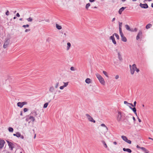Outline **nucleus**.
<instances>
[{"mask_svg":"<svg viewBox=\"0 0 153 153\" xmlns=\"http://www.w3.org/2000/svg\"><path fill=\"white\" fill-rule=\"evenodd\" d=\"M120 33L121 38L122 41L124 42H126L127 41V39L124 36L122 32H120Z\"/></svg>","mask_w":153,"mask_h":153,"instance_id":"obj_8","label":"nucleus"},{"mask_svg":"<svg viewBox=\"0 0 153 153\" xmlns=\"http://www.w3.org/2000/svg\"><path fill=\"white\" fill-rule=\"evenodd\" d=\"M128 104L130 105L132 107H134V105L132 103H128Z\"/></svg>","mask_w":153,"mask_h":153,"instance_id":"obj_55","label":"nucleus"},{"mask_svg":"<svg viewBox=\"0 0 153 153\" xmlns=\"http://www.w3.org/2000/svg\"><path fill=\"white\" fill-rule=\"evenodd\" d=\"M68 82H64V85H63L64 87H66L68 85Z\"/></svg>","mask_w":153,"mask_h":153,"instance_id":"obj_36","label":"nucleus"},{"mask_svg":"<svg viewBox=\"0 0 153 153\" xmlns=\"http://www.w3.org/2000/svg\"><path fill=\"white\" fill-rule=\"evenodd\" d=\"M48 105V102H47V103H45L44 105L43 108H46L47 107Z\"/></svg>","mask_w":153,"mask_h":153,"instance_id":"obj_33","label":"nucleus"},{"mask_svg":"<svg viewBox=\"0 0 153 153\" xmlns=\"http://www.w3.org/2000/svg\"><path fill=\"white\" fill-rule=\"evenodd\" d=\"M130 68L131 73V74L133 75L134 74V71H136V68H136V66L135 64H133L132 65V67H131V65H130Z\"/></svg>","mask_w":153,"mask_h":153,"instance_id":"obj_4","label":"nucleus"},{"mask_svg":"<svg viewBox=\"0 0 153 153\" xmlns=\"http://www.w3.org/2000/svg\"><path fill=\"white\" fill-rule=\"evenodd\" d=\"M136 68V71L137 73H138L139 71V69L137 68V67L136 68Z\"/></svg>","mask_w":153,"mask_h":153,"instance_id":"obj_45","label":"nucleus"},{"mask_svg":"<svg viewBox=\"0 0 153 153\" xmlns=\"http://www.w3.org/2000/svg\"><path fill=\"white\" fill-rule=\"evenodd\" d=\"M7 142L8 144V146L9 148H10L11 150L13 149L14 147L13 144L11 142H9V141L7 140Z\"/></svg>","mask_w":153,"mask_h":153,"instance_id":"obj_12","label":"nucleus"},{"mask_svg":"<svg viewBox=\"0 0 153 153\" xmlns=\"http://www.w3.org/2000/svg\"><path fill=\"white\" fill-rule=\"evenodd\" d=\"M137 148H139V149H140L141 147H140L139 145H137Z\"/></svg>","mask_w":153,"mask_h":153,"instance_id":"obj_58","label":"nucleus"},{"mask_svg":"<svg viewBox=\"0 0 153 153\" xmlns=\"http://www.w3.org/2000/svg\"><path fill=\"white\" fill-rule=\"evenodd\" d=\"M29 25L28 24H27L26 25H24L22 26V27H24V28H25L26 27H29Z\"/></svg>","mask_w":153,"mask_h":153,"instance_id":"obj_37","label":"nucleus"},{"mask_svg":"<svg viewBox=\"0 0 153 153\" xmlns=\"http://www.w3.org/2000/svg\"><path fill=\"white\" fill-rule=\"evenodd\" d=\"M27 19L28 22H31L33 20L32 18L31 17H29V18Z\"/></svg>","mask_w":153,"mask_h":153,"instance_id":"obj_35","label":"nucleus"},{"mask_svg":"<svg viewBox=\"0 0 153 153\" xmlns=\"http://www.w3.org/2000/svg\"><path fill=\"white\" fill-rule=\"evenodd\" d=\"M5 143V142L4 140H0V149L3 147Z\"/></svg>","mask_w":153,"mask_h":153,"instance_id":"obj_13","label":"nucleus"},{"mask_svg":"<svg viewBox=\"0 0 153 153\" xmlns=\"http://www.w3.org/2000/svg\"><path fill=\"white\" fill-rule=\"evenodd\" d=\"M137 102L136 101H134V107L136 106V104Z\"/></svg>","mask_w":153,"mask_h":153,"instance_id":"obj_48","label":"nucleus"},{"mask_svg":"<svg viewBox=\"0 0 153 153\" xmlns=\"http://www.w3.org/2000/svg\"><path fill=\"white\" fill-rule=\"evenodd\" d=\"M8 130L10 132H13V129L12 128L10 127L8 128Z\"/></svg>","mask_w":153,"mask_h":153,"instance_id":"obj_30","label":"nucleus"},{"mask_svg":"<svg viewBox=\"0 0 153 153\" xmlns=\"http://www.w3.org/2000/svg\"><path fill=\"white\" fill-rule=\"evenodd\" d=\"M96 75L100 81V82L102 85H104L105 84V82L102 77L98 73L96 74Z\"/></svg>","mask_w":153,"mask_h":153,"instance_id":"obj_2","label":"nucleus"},{"mask_svg":"<svg viewBox=\"0 0 153 153\" xmlns=\"http://www.w3.org/2000/svg\"><path fill=\"white\" fill-rule=\"evenodd\" d=\"M116 115V119L118 122L124 121L125 119V114L124 113L118 111Z\"/></svg>","mask_w":153,"mask_h":153,"instance_id":"obj_1","label":"nucleus"},{"mask_svg":"<svg viewBox=\"0 0 153 153\" xmlns=\"http://www.w3.org/2000/svg\"><path fill=\"white\" fill-rule=\"evenodd\" d=\"M38 114L36 110H33L31 111L30 115L34 117H36Z\"/></svg>","mask_w":153,"mask_h":153,"instance_id":"obj_9","label":"nucleus"},{"mask_svg":"<svg viewBox=\"0 0 153 153\" xmlns=\"http://www.w3.org/2000/svg\"><path fill=\"white\" fill-rule=\"evenodd\" d=\"M124 103L125 104H128V103H129L128 102L126 101H124Z\"/></svg>","mask_w":153,"mask_h":153,"instance_id":"obj_52","label":"nucleus"},{"mask_svg":"<svg viewBox=\"0 0 153 153\" xmlns=\"http://www.w3.org/2000/svg\"><path fill=\"white\" fill-rule=\"evenodd\" d=\"M67 50H68L71 46V43L70 42H68L67 43Z\"/></svg>","mask_w":153,"mask_h":153,"instance_id":"obj_26","label":"nucleus"},{"mask_svg":"<svg viewBox=\"0 0 153 153\" xmlns=\"http://www.w3.org/2000/svg\"><path fill=\"white\" fill-rule=\"evenodd\" d=\"M10 43V40L8 39H7L3 45V48H6L7 47Z\"/></svg>","mask_w":153,"mask_h":153,"instance_id":"obj_7","label":"nucleus"},{"mask_svg":"<svg viewBox=\"0 0 153 153\" xmlns=\"http://www.w3.org/2000/svg\"><path fill=\"white\" fill-rule=\"evenodd\" d=\"M20 115L21 116L22 115V111H21Z\"/></svg>","mask_w":153,"mask_h":153,"instance_id":"obj_61","label":"nucleus"},{"mask_svg":"<svg viewBox=\"0 0 153 153\" xmlns=\"http://www.w3.org/2000/svg\"><path fill=\"white\" fill-rule=\"evenodd\" d=\"M140 6L141 7L145 9L147 8L148 7V5L146 3L142 4L140 3Z\"/></svg>","mask_w":153,"mask_h":153,"instance_id":"obj_10","label":"nucleus"},{"mask_svg":"<svg viewBox=\"0 0 153 153\" xmlns=\"http://www.w3.org/2000/svg\"><path fill=\"white\" fill-rule=\"evenodd\" d=\"M30 31V29H26L25 30V32H27L29 31Z\"/></svg>","mask_w":153,"mask_h":153,"instance_id":"obj_46","label":"nucleus"},{"mask_svg":"<svg viewBox=\"0 0 153 153\" xmlns=\"http://www.w3.org/2000/svg\"><path fill=\"white\" fill-rule=\"evenodd\" d=\"M54 90V88L53 86H51L50 88L49 91L50 92L53 93Z\"/></svg>","mask_w":153,"mask_h":153,"instance_id":"obj_22","label":"nucleus"},{"mask_svg":"<svg viewBox=\"0 0 153 153\" xmlns=\"http://www.w3.org/2000/svg\"><path fill=\"white\" fill-rule=\"evenodd\" d=\"M51 38L50 37L46 39L47 42H50L51 41Z\"/></svg>","mask_w":153,"mask_h":153,"instance_id":"obj_38","label":"nucleus"},{"mask_svg":"<svg viewBox=\"0 0 153 153\" xmlns=\"http://www.w3.org/2000/svg\"><path fill=\"white\" fill-rule=\"evenodd\" d=\"M59 82H57V83L56 84V85H55V88H58V85H59Z\"/></svg>","mask_w":153,"mask_h":153,"instance_id":"obj_39","label":"nucleus"},{"mask_svg":"<svg viewBox=\"0 0 153 153\" xmlns=\"http://www.w3.org/2000/svg\"><path fill=\"white\" fill-rule=\"evenodd\" d=\"M123 150L124 152H127L129 153H130L132 152L131 149L128 148L126 149L125 148H123Z\"/></svg>","mask_w":153,"mask_h":153,"instance_id":"obj_18","label":"nucleus"},{"mask_svg":"<svg viewBox=\"0 0 153 153\" xmlns=\"http://www.w3.org/2000/svg\"><path fill=\"white\" fill-rule=\"evenodd\" d=\"M152 26V25L150 24H147L146 26V28L147 29H149Z\"/></svg>","mask_w":153,"mask_h":153,"instance_id":"obj_24","label":"nucleus"},{"mask_svg":"<svg viewBox=\"0 0 153 153\" xmlns=\"http://www.w3.org/2000/svg\"><path fill=\"white\" fill-rule=\"evenodd\" d=\"M110 39L112 40V42L114 44H116V42L115 40V38L114 36V35L111 36L110 37Z\"/></svg>","mask_w":153,"mask_h":153,"instance_id":"obj_16","label":"nucleus"},{"mask_svg":"<svg viewBox=\"0 0 153 153\" xmlns=\"http://www.w3.org/2000/svg\"><path fill=\"white\" fill-rule=\"evenodd\" d=\"M116 51L118 55V58L119 60L121 61L123 60L121 56V55L120 54V53L119 52L117 51V49L116 50Z\"/></svg>","mask_w":153,"mask_h":153,"instance_id":"obj_15","label":"nucleus"},{"mask_svg":"<svg viewBox=\"0 0 153 153\" xmlns=\"http://www.w3.org/2000/svg\"><path fill=\"white\" fill-rule=\"evenodd\" d=\"M137 118L138 119V121L139 122H141V120L138 117H137Z\"/></svg>","mask_w":153,"mask_h":153,"instance_id":"obj_53","label":"nucleus"},{"mask_svg":"<svg viewBox=\"0 0 153 153\" xmlns=\"http://www.w3.org/2000/svg\"><path fill=\"white\" fill-rule=\"evenodd\" d=\"M64 34V36H65L64 37H66V33H65Z\"/></svg>","mask_w":153,"mask_h":153,"instance_id":"obj_63","label":"nucleus"},{"mask_svg":"<svg viewBox=\"0 0 153 153\" xmlns=\"http://www.w3.org/2000/svg\"><path fill=\"white\" fill-rule=\"evenodd\" d=\"M90 4L89 3L87 4L85 6V8L86 9H88V8L90 6Z\"/></svg>","mask_w":153,"mask_h":153,"instance_id":"obj_32","label":"nucleus"},{"mask_svg":"<svg viewBox=\"0 0 153 153\" xmlns=\"http://www.w3.org/2000/svg\"><path fill=\"white\" fill-rule=\"evenodd\" d=\"M129 108L133 111L134 112L135 114L136 115V116H137V114L136 112L137 110L136 108L135 107H134L133 108L130 106H129Z\"/></svg>","mask_w":153,"mask_h":153,"instance_id":"obj_14","label":"nucleus"},{"mask_svg":"<svg viewBox=\"0 0 153 153\" xmlns=\"http://www.w3.org/2000/svg\"><path fill=\"white\" fill-rule=\"evenodd\" d=\"M70 69L71 71H74L75 69L74 67H71Z\"/></svg>","mask_w":153,"mask_h":153,"instance_id":"obj_40","label":"nucleus"},{"mask_svg":"<svg viewBox=\"0 0 153 153\" xmlns=\"http://www.w3.org/2000/svg\"><path fill=\"white\" fill-rule=\"evenodd\" d=\"M119 32H122V30L121 27H122V22H119Z\"/></svg>","mask_w":153,"mask_h":153,"instance_id":"obj_21","label":"nucleus"},{"mask_svg":"<svg viewBox=\"0 0 153 153\" xmlns=\"http://www.w3.org/2000/svg\"><path fill=\"white\" fill-rule=\"evenodd\" d=\"M151 7L153 8V3H152L151 4Z\"/></svg>","mask_w":153,"mask_h":153,"instance_id":"obj_64","label":"nucleus"},{"mask_svg":"<svg viewBox=\"0 0 153 153\" xmlns=\"http://www.w3.org/2000/svg\"><path fill=\"white\" fill-rule=\"evenodd\" d=\"M125 26L127 30L129 31H133V29H131L129 26L128 25H125Z\"/></svg>","mask_w":153,"mask_h":153,"instance_id":"obj_19","label":"nucleus"},{"mask_svg":"<svg viewBox=\"0 0 153 153\" xmlns=\"http://www.w3.org/2000/svg\"><path fill=\"white\" fill-rule=\"evenodd\" d=\"M35 119L34 117L31 115H28L27 116V118L25 119L26 121L30 123L31 121L32 122L35 121Z\"/></svg>","mask_w":153,"mask_h":153,"instance_id":"obj_3","label":"nucleus"},{"mask_svg":"<svg viewBox=\"0 0 153 153\" xmlns=\"http://www.w3.org/2000/svg\"><path fill=\"white\" fill-rule=\"evenodd\" d=\"M113 35H114H114L116 37L117 39H119V36L118 34L116 33H114Z\"/></svg>","mask_w":153,"mask_h":153,"instance_id":"obj_27","label":"nucleus"},{"mask_svg":"<svg viewBox=\"0 0 153 153\" xmlns=\"http://www.w3.org/2000/svg\"><path fill=\"white\" fill-rule=\"evenodd\" d=\"M56 28L58 30H60L62 29V27L61 26L59 25L58 24H56Z\"/></svg>","mask_w":153,"mask_h":153,"instance_id":"obj_25","label":"nucleus"},{"mask_svg":"<svg viewBox=\"0 0 153 153\" xmlns=\"http://www.w3.org/2000/svg\"><path fill=\"white\" fill-rule=\"evenodd\" d=\"M113 143H114V144H115V145H116V144H117V142H115V141L114 142H113Z\"/></svg>","mask_w":153,"mask_h":153,"instance_id":"obj_62","label":"nucleus"},{"mask_svg":"<svg viewBox=\"0 0 153 153\" xmlns=\"http://www.w3.org/2000/svg\"><path fill=\"white\" fill-rule=\"evenodd\" d=\"M17 105L18 107H19L21 108H22V107L23 106L22 105V102H18L17 104Z\"/></svg>","mask_w":153,"mask_h":153,"instance_id":"obj_23","label":"nucleus"},{"mask_svg":"<svg viewBox=\"0 0 153 153\" xmlns=\"http://www.w3.org/2000/svg\"><path fill=\"white\" fill-rule=\"evenodd\" d=\"M89 1L91 2H92L95 1V0H89Z\"/></svg>","mask_w":153,"mask_h":153,"instance_id":"obj_57","label":"nucleus"},{"mask_svg":"<svg viewBox=\"0 0 153 153\" xmlns=\"http://www.w3.org/2000/svg\"><path fill=\"white\" fill-rule=\"evenodd\" d=\"M28 111V109L26 108H25L24 109V112H26Z\"/></svg>","mask_w":153,"mask_h":153,"instance_id":"obj_42","label":"nucleus"},{"mask_svg":"<svg viewBox=\"0 0 153 153\" xmlns=\"http://www.w3.org/2000/svg\"><path fill=\"white\" fill-rule=\"evenodd\" d=\"M146 153H149V152L146 149V150L144 151Z\"/></svg>","mask_w":153,"mask_h":153,"instance_id":"obj_50","label":"nucleus"},{"mask_svg":"<svg viewBox=\"0 0 153 153\" xmlns=\"http://www.w3.org/2000/svg\"><path fill=\"white\" fill-rule=\"evenodd\" d=\"M133 120L134 121H135L136 120L135 118L134 117H133Z\"/></svg>","mask_w":153,"mask_h":153,"instance_id":"obj_59","label":"nucleus"},{"mask_svg":"<svg viewBox=\"0 0 153 153\" xmlns=\"http://www.w3.org/2000/svg\"><path fill=\"white\" fill-rule=\"evenodd\" d=\"M22 105L23 106L24 105H26L27 104V102H22Z\"/></svg>","mask_w":153,"mask_h":153,"instance_id":"obj_41","label":"nucleus"},{"mask_svg":"<svg viewBox=\"0 0 153 153\" xmlns=\"http://www.w3.org/2000/svg\"><path fill=\"white\" fill-rule=\"evenodd\" d=\"M140 149H141L143 151H144V150H146V148L144 147H141Z\"/></svg>","mask_w":153,"mask_h":153,"instance_id":"obj_44","label":"nucleus"},{"mask_svg":"<svg viewBox=\"0 0 153 153\" xmlns=\"http://www.w3.org/2000/svg\"><path fill=\"white\" fill-rule=\"evenodd\" d=\"M115 18H113L112 19V22H113V21H114L115 20Z\"/></svg>","mask_w":153,"mask_h":153,"instance_id":"obj_60","label":"nucleus"},{"mask_svg":"<svg viewBox=\"0 0 153 153\" xmlns=\"http://www.w3.org/2000/svg\"><path fill=\"white\" fill-rule=\"evenodd\" d=\"M91 80L90 78H87L85 80V82L87 84H89L91 82Z\"/></svg>","mask_w":153,"mask_h":153,"instance_id":"obj_20","label":"nucleus"},{"mask_svg":"<svg viewBox=\"0 0 153 153\" xmlns=\"http://www.w3.org/2000/svg\"><path fill=\"white\" fill-rule=\"evenodd\" d=\"M85 115L89 121L94 123H95V121L88 114H85Z\"/></svg>","mask_w":153,"mask_h":153,"instance_id":"obj_5","label":"nucleus"},{"mask_svg":"<svg viewBox=\"0 0 153 153\" xmlns=\"http://www.w3.org/2000/svg\"><path fill=\"white\" fill-rule=\"evenodd\" d=\"M64 87L63 86H61L59 88L60 89H61V90H62V89H64Z\"/></svg>","mask_w":153,"mask_h":153,"instance_id":"obj_47","label":"nucleus"},{"mask_svg":"<svg viewBox=\"0 0 153 153\" xmlns=\"http://www.w3.org/2000/svg\"><path fill=\"white\" fill-rule=\"evenodd\" d=\"M126 7H122L121 8H120L118 11V13L120 14H122V12L124 10L126 9Z\"/></svg>","mask_w":153,"mask_h":153,"instance_id":"obj_17","label":"nucleus"},{"mask_svg":"<svg viewBox=\"0 0 153 153\" xmlns=\"http://www.w3.org/2000/svg\"><path fill=\"white\" fill-rule=\"evenodd\" d=\"M142 33L141 30H140L139 33L136 36V39L138 40L141 37H142Z\"/></svg>","mask_w":153,"mask_h":153,"instance_id":"obj_11","label":"nucleus"},{"mask_svg":"<svg viewBox=\"0 0 153 153\" xmlns=\"http://www.w3.org/2000/svg\"><path fill=\"white\" fill-rule=\"evenodd\" d=\"M102 73L104 74L105 76H106L107 77H108V76L106 72L105 71H103Z\"/></svg>","mask_w":153,"mask_h":153,"instance_id":"obj_29","label":"nucleus"},{"mask_svg":"<svg viewBox=\"0 0 153 153\" xmlns=\"http://www.w3.org/2000/svg\"><path fill=\"white\" fill-rule=\"evenodd\" d=\"M16 16L18 17H19L20 16V15H19V13H17L16 14Z\"/></svg>","mask_w":153,"mask_h":153,"instance_id":"obj_51","label":"nucleus"},{"mask_svg":"<svg viewBox=\"0 0 153 153\" xmlns=\"http://www.w3.org/2000/svg\"><path fill=\"white\" fill-rule=\"evenodd\" d=\"M101 126H103V127H105V130L106 131H107L108 130V128L105 126V125L104 124H102L101 125Z\"/></svg>","mask_w":153,"mask_h":153,"instance_id":"obj_28","label":"nucleus"},{"mask_svg":"<svg viewBox=\"0 0 153 153\" xmlns=\"http://www.w3.org/2000/svg\"><path fill=\"white\" fill-rule=\"evenodd\" d=\"M137 31V29L136 28H134V30H133V31L136 32Z\"/></svg>","mask_w":153,"mask_h":153,"instance_id":"obj_54","label":"nucleus"},{"mask_svg":"<svg viewBox=\"0 0 153 153\" xmlns=\"http://www.w3.org/2000/svg\"><path fill=\"white\" fill-rule=\"evenodd\" d=\"M20 137L22 139H23L24 138V137L23 135H21V136Z\"/></svg>","mask_w":153,"mask_h":153,"instance_id":"obj_56","label":"nucleus"},{"mask_svg":"<svg viewBox=\"0 0 153 153\" xmlns=\"http://www.w3.org/2000/svg\"><path fill=\"white\" fill-rule=\"evenodd\" d=\"M121 137L122 139L126 142L127 143L129 144L131 143V141L130 140L128 139L127 137L124 136H122Z\"/></svg>","mask_w":153,"mask_h":153,"instance_id":"obj_6","label":"nucleus"},{"mask_svg":"<svg viewBox=\"0 0 153 153\" xmlns=\"http://www.w3.org/2000/svg\"><path fill=\"white\" fill-rule=\"evenodd\" d=\"M6 15L7 16H8L9 15V12L8 10H7L5 13Z\"/></svg>","mask_w":153,"mask_h":153,"instance_id":"obj_43","label":"nucleus"},{"mask_svg":"<svg viewBox=\"0 0 153 153\" xmlns=\"http://www.w3.org/2000/svg\"><path fill=\"white\" fill-rule=\"evenodd\" d=\"M16 136L18 137H19L21 136V134L19 132H17L16 133Z\"/></svg>","mask_w":153,"mask_h":153,"instance_id":"obj_31","label":"nucleus"},{"mask_svg":"<svg viewBox=\"0 0 153 153\" xmlns=\"http://www.w3.org/2000/svg\"><path fill=\"white\" fill-rule=\"evenodd\" d=\"M102 142L103 143V144H104V145L105 147V148H107V146L106 143L105 142V141L102 140Z\"/></svg>","mask_w":153,"mask_h":153,"instance_id":"obj_34","label":"nucleus"},{"mask_svg":"<svg viewBox=\"0 0 153 153\" xmlns=\"http://www.w3.org/2000/svg\"><path fill=\"white\" fill-rule=\"evenodd\" d=\"M119 78V76L118 75H117L116 76H115V79H117Z\"/></svg>","mask_w":153,"mask_h":153,"instance_id":"obj_49","label":"nucleus"}]
</instances>
